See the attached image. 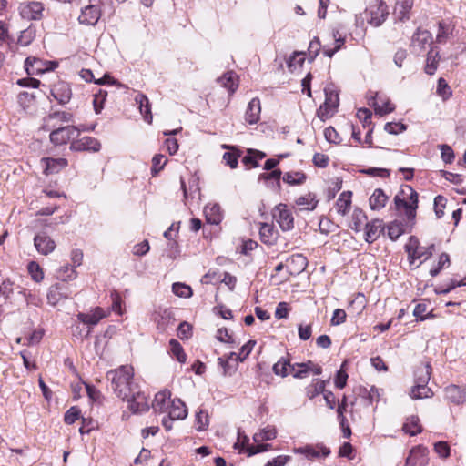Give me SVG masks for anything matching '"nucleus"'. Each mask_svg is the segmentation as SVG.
Instances as JSON below:
<instances>
[{
    "label": "nucleus",
    "mask_w": 466,
    "mask_h": 466,
    "mask_svg": "<svg viewBox=\"0 0 466 466\" xmlns=\"http://www.w3.org/2000/svg\"><path fill=\"white\" fill-rule=\"evenodd\" d=\"M111 299H112V310L115 311L116 313H117L118 315H122L123 314V309H122V299H121V297L119 295V293L116 290H114L113 292H111Z\"/></svg>",
    "instance_id": "59"
},
{
    "label": "nucleus",
    "mask_w": 466,
    "mask_h": 466,
    "mask_svg": "<svg viewBox=\"0 0 466 466\" xmlns=\"http://www.w3.org/2000/svg\"><path fill=\"white\" fill-rule=\"evenodd\" d=\"M196 427L198 431L206 430L208 425V413L200 410L196 415Z\"/></svg>",
    "instance_id": "58"
},
{
    "label": "nucleus",
    "mask_w": 466,
    "mask_h": 466,
    "mask_svg": "<svg viewBox=\"0 0 466 466\" xmlns=\"http://www.w3.org/2000/svg\"><path fill=\"white\" fill-rule=\"evenodd\" d=\"M80 134L79 129L75 126L56 127L49 136L50 141L56 146H62L71 140H75Z\"/></svg>",
    "instance_id": "7"
},
{
    "label": "nucleus",
    "mask_w": 466,
    "mask_h": 466,
    "mask_svg": "<svg viewBox=\"0 0 466 466\" xmlns=\"http://www.w3.org/2000/svg\"><path fill=\"white\" fill-rule=\"evenodd\" d=\"M255 344V340H248L245 345L241 347L240 352L238 355L237 359H238V360L241 362L244 361L252 351Z\"/></svg>",
    "instance_id": "62"
},
{
    "label": "nucleus",
    "mask_w": 466,
    "mask_h": 466,
    "mask_svg": "<svg viewBox=\"0 0 466 466\" xmlns=\"http://www.w3.org/2000/svg\"><path fill=\"white\" fill-rule=\"evenodd\" d=\"M318 200L316 196L312 193H308L304 196H300L296 200V205L300 208L301 210H313L317 207Z\"/></svg>",
    "instance_id": "37"
},
{
    "label": "nucleus",
    "mask_w": 466,
    "mask_h": 466,
    "mask_svg": "<svg viewBox=\"0 0 466 466\" xmlns=\"http://www.w3.org/2000/svg\"><path fill=\"white\" fill-rule=\"evenodd\" d=\"M43 10L44 6L40 2L23 3L19 6L21 16L27 20L40 19Z\"/></svg>",
    "instance_id": "13"
},
{
    "label": "nucleus",
    "mask_w": 466,
    "mask_h": 466,
    "mask_svg": "<svg viewBox=\"0 0 466 466\" xmlns=\"http://www.w3.org/2000/svg\"><path fill=\"white\" fill-rule=\"evenodd\" d=\"M433 248V245H431L428 248L420 247L419 245V240L415 237H410L409 243L405 246L410 265L414 264L416 259L423 258V260H427L430 258L432 255Z\"/></svg>",
    "instance_id": "5"
},
{
    "label": "nucleus",
    "mask_w": 466,
    "mask_h": 466,
    "mask_svg": "<svg viewBox=\"0 0 466 466\" xmlns=\"http://www.w3.org/2000/svg\"><path fill=\"white\" fill-rule=\"evenodd\" d=\"M35 36V31L32 27H28L23 30L18 37V44L22 46H26L34 40Z\"/></svg>",
    "instance_id": "50"
},
{
    "label": "nucleus",
    "mask_w": 466,
    "mask_h": 466,
    "mask_svg": "<svg viewBox=\"0 0 466 466\" xmlns=\"http://www.w3.org/2000/svg\"><path fill=\"white\" fill-rule=\"evenodd\" d=\"M169 347L171 354L176 357L177 361L184 363L187 360V355L185 354L180 343L177 339H172L169 341Z\"/></svg>",
    "instance_id": "44"
},
{
    "label": "nucleus",
    "mask_w": 466,
    "mask_h": 466,
    "mask_svg": "<svg viewBox=\"0 0 466 466\" xmlns=\"http://www.w3.org/2000/svg\"><path fill=\"white\" fill-rule=\"evenodd\" d=\"M290 460V456L279 455L271 461H268L264 466H285Z\"/></svg>",
    "instance_id": "64"
},
{
    "label": "nucleus",
    "mask_w": 466,
    "mask_h": 466,
    "mask_svg": "<svg viewBox=\"0 0 466 466\" xmlns=\"http://www.w3.org/2000/svg\"><path fill=\"white\" fill-rule=\"evenodd\" d=\"M290 361L289 359L285 357H281L274 365H273V372L277 376H280L282 378L287 377L289 373H290Z\"/></svg>",
    "instance_id": "40"
},
{
    "label": "nucleus",
    "mask_w": 466,
    "mask_h": 466,
    "mask_svg": "<svg viewBox=\"0 0 466 466\" xmlns=\"http://www.w3.org/2000/svg\"><path fill=\"white\" fill-rule=\"evenodd\" d=\"M306 180L303 172H288L283 177V181L289 185H300Z\"/></svg>",
    "instance_id": "49"
},
{
    "label": "nucleus",
    "mask_w": 466,
    "mask_h": 466,
    "mask_svg": "<svg viewBox=\"0 0 466 466\" xmlns=\"http://www.w3.org/2000/svg\"><path fill=\"white\" fill-rule=\"evenodd\" d=\"M428 463V450L423 446H416L410 451L405 466H426Z\"/></svg>",
    "instance_id": "14"
},
{
    "label": "nucleus",
    "mask_w": 466,
    "mask_h": 466,
    "mask_svg": "<svg viewBox=\"0 0 466 466\" xmlns=\"http://www.w3.org/2000/svg\"><path fill=\"white\" fill-rule=\"evenodd\" d=\"M167 163V157L162 154H157L152 158L151 175L156 177Z\"/></svg>",
    "instance_id": "46"
},
{
    "label": "nucleus",
    "mask_w": 466,
    "mask_h": 466,
    "mask_svg": "<svg viewBox=\"0 0 466 466\" xmlns=\"http://www.w3.org/2000/svg\"><path fill=\"white\" fill-rule=\"evenodd\" d=\"M380 391L381 390L375 386H370L369 390L367 388L360 389V394L368 400L369 404L380 400L381 395Z\"/></svg>",
    "instance_id": "47"
},
{
    "label": "nucleus",
    "mask_w": 466,
    "mask_h": 466,
    "mask_svg": "<svg viewBox=\"0 0 466 466\" xmlns=\"http://www.w3.org/2000/svg\"><path fill=\"white\" fill-rule=\"evenodd\" d=\"M430 33L426 30L424 31H418L412 37V44L413 46H420L421 47L424 46L425 44H427L430 40Z\"/></svg>",
    "instance_id": "55"
},
{
    "label": "nucleus",
    "mask_w": 466,
    "mask_h": 466,
    "mask_svg": "<svg viewBox=\"0 0 466 466\" xmlns=\"http://www.w3.org/2000/svg\"><path fill=\"white\" fill-rule=\"evenodd\" d=\"M260 112V100L258 97L251 99L245 113L246 121L250 125L256 124L259 120Z\"/></svg>",
    "instance_id": "26"
},
{
    "label": "nucleus",
    "mask_w": 466,
    "mask_h": 466,
    "mask_svg": "<svg viewBox=\"0 0 466 466\" xmlns=\"http://www.w3.org/2000/svg\"><path fill=\"white\" fill-rule=\"evenodd\" d=\"M57 120L60 123H67L73 120V115L69 112L56 111L50 113L45 119V127L51 128L56 127V124L53 121Z\"/></svg>",
    "instance_id": "30"
},
{
    "label": "nucleus",
    "mask_w": 466,
    "mask_h": 466,
    "mask_svg": "<svg viewBox=\"0 0 466 466\" xmlns=\"http://www.w3.org/2000/svg\"><path fill=\"white\" fill-rule=\"evenodd\" d=\"M218 81L222 86L228 90L229 95H233L238 86V78L232 71L225 73Z\"/></svg>",
    "instance_id": "35"
},
{
    "label": "nucleus",
    "mask_w": 466,
    "mask_h": 466,
    "mask_svg": "<svg viewBox=\"0 0 466 466\" xmlns=\"http://www.w3.org/2000/svg\"><path fill=\"white\" fill-rule=\"evenodd\" d=\"M371 112L367 108H360L357 112V117L362 123L363 127H369L371 124Z\"/></svg>",
    "instance_id": "61"
},
{
    "label": "nucleus",
    "mask_w": 466,
    "mask_h": 466,
    "mask_svg": "<svg viewBox=\"0 0 466 466\" xmlns=\"http://www.w3.org/2000/svg\"><path fill=\"white\" fill-rule=\"evenodd\" d=\"M70 149L72 151H88L96 153L101 149V143L95 137L86 136L81 138L72 140Z\"/></svg>",
    "instance_id": "11"
},
{
    "label": "nucleus",
    "mask_w": 466,
    "mask_h": 466,
    "mask_svg": "<svg viewBox=\"0 0 466 466\" xmlns=\"http://www.w3.org/2000/svg\"><path fill=\"white\" fill-rule=\"evenodd\" d=\"M135 102L138 105L140 113L143 116L145 121L150 124L152 122L153 116L151 114V106L147 96L142 93H138L135 96Z\"/></svg>",
    "instance_id": "29"
},
{
    "label": "nucleus",
    "mask_w": 466,
    "mask_h": 466,
    "mask_svg": "<svg viewBox=\"0 0 466 466\" xmlns=\"http://www.w3.org/2000/svg\"><path fill=\"white\" fill-rule=\"evenodd\" d=\"M170 392L168 390H162L155 395V399L152 402V408L157 412H165L170 406Z\"/></svg>",
    "instance_id": "25"
},
{
    "label": "nucleus",
    "mask_w": 466,
    "mask_h": 466,
    "mask_svg": "<svg viewBox=\"0 0 466 466\" xmlns=\"http://www.w3.org/2000/svg\"><path fill=\"white\" fill-rule=\"evenodd\" d=\"M308 266V259L302 254L290 256L286 262V268L290 275H298L304 271Z\"/></svg>",
    "instance_id": "17"
},
{
    "label": "nucleus",
    "mask_w": 466,
    "mask_h": 466,
    "mask_svg": "<svg viewBox=\"0 0 466 466\" xmlns=\"http://www.w3.org/2000/svg\"><path fill=\"white\" fill-rule=\"evenodd\" d=\"M439 61V53L434 51V49H431L428 53L425 72L429 75H433L437 69Z\"/></svg>",
    "instance_id": "43"
},
{
    "label": "nucleus",
    "mask_w": 466,
    "mask_h": 466,
    "mask_svg": "<svg viewBox=\"0 0 466 466\" xmlns=\"http://www.w3.org/2000/svg\"><path fill=\"white\" fill-rule=\"evenodd\" d=\"M170 418L176 420H184L187 416V410L184 402L179 399L173 400L167 410Z\"/></svg>",
    "instance_id": "28"
},
{
    "label": "nucleus",
    "mask_w": 466,
    "mask_h": 466,
    "mask_svg": "<svg viewBox=\"0 0 466 466\" xmlns=\"http://www.w3.org/2000/svg\"><path fill=\"white\" fill-rule=\"evenodd\" d=\"M402 429L410 436H415L422 431L421 426L420 425V419L417 416L409 417Z\"/></svg>",
    "instance_id": "41"
},
{
    "label": "nucleus",
    "mask_w": 466,
    "mask_h": 466,
    "mask_svg": "<svg viewBox=\"0 0 466 466\" xmlns=\"http://www.w3.org/2000/svg\"><path fill=\"white\" fill-rule=\"evenodd\" d=\"M51 95L59 104L64 105L71 99L72 92L69 85L62 82L53 86Z\"/></svg>",
    "instance_id": "21"
},
{
    "label": "nucleus",
    "mask_w": 466,
    "mask_h": 466,
    "mask_svg": "<svg viewBox=\"0 0 466 466\" xmlns=\"http://www.w3.org/2000/svg\"><path fill=\"white\" fill-rule=\"evenodd\" d=\"M295 453L304 454L308 459H315L319 457H328L330 454L329 448L318 444L316 446L307 445L294 449Z\"/></svg>",
    "instance_id": "15"
},
{
    "label": "nucleus",
    "mask_w": 466,
    "mask_h": 466,
    "mask_svg": "<svg viewBox=\"0 0 466 466\" xmlns=\"http://www.w3.org/2000/svg\"><path fill=\"white\" fill-rule=\"evenodd\" d=\"M71 293L72 290L67 283L57 282L52 285L48 289V303L52 306H56L61 299H68Z\"/></svg>",
    "instance_id": "12"
},
{
    "label": "nucleus",
    "mask_w": 466,
    "mask_h": 466,
    "mask_svg": "<svg viewBox=\"0 0 466 466\" xmlns=\"http://www.w3.org/2000/svg\"><path fill=\"white\" fill-rule=\"evenodd\" d=\"M445 398L454 403L461 404L466 401V389H461L456 385H449L445 388Z\"/></svg>",
    "instance_id": "23"
},
{
    "label": "nucleus",
    "mask_w": 466,
    "mask_h": 466,
    "mask_svg": "<svg viewBox=\"0 0 466 466\" xmlns=\"http://www.w3.org/2000/svg\"><path fill=\"white\" fill-rule=\"evenodd\" d=\"M106 313L102 308H96L89 313H79L77 319L82 323L89 327L96 326L102 319L106 317Z\"/></svg>",
    "instance_id": "22"
},
{
    "label": "nucleus",
    "mask_w": 466,
    "mask_h": 466,
    "mask_svg": "<svg viewBox=\"0 0 466 466\" xmlns=\"http://www.w3.org/2000/svg\"><path fill=\"white\" fill-rule=\"evenodd\" d=\"M173 292L181 298H189L192 295L191 288L183 283H174L172 286Z\"/></svg>",
    "instance_id": "52"
},
{
    "label": "nucleus",
    "mask_w": 466,
    "mask_h": 466,
    "mask_svg": "<svg viewBox=\"0 0 466 466\" xmlns=\"http://www.w3.org/2000/svg\"><path fill=\"white\" fill-rule=\"evenodd\" d=\"M204 213L207 222L212 225H218L223 218L222 210L218 204L207 205Z\"/></svg>",
    "instance_id": "27"
},
{
    "label": "nucleus",
    "mask_w": 466,
    "mask_h": 466,
    "mask_svg": "<svg viewBox=\"0 0 466 466\" xmlns=\"http://www.w3.org/2000/svg\"><path fill=\"white\" fill-rule=\"evenodd\" d=\"M351 195L350 191L342 192L336 202V208L338 213L345 216L348 214L351 208Z\"/></svg>",
    "instance_id": "36"
},
{
    "label": "nucleus",
    "mask_w": 466,
    "mask_h": 466,
    "mask_svg": "<svg viewBox=\"0 0 466 466\" xmlns=\"http://www.w3.org/2000/svg\"><path fill=\"white\" fill-rule=\"evenodd\" d=\"M277 437V430L273 426H267L261 429L259 431L256 432L253 435V440L255 442L259 443L266 441L274 440Z\"/></svg>",
    "instance_id": "39"
},
{
    "label": "nucleus",
    "mask_w": 466,
    "mask_h": 466,
    "mask_svg": "<svg viewBox=\"0 0 466 466\" xmlns=\"http://www.w3.org/2000/svg\"><path fill=\"white\" fill-rule=\"evenodd\" d=\"M384 230L383 221L380 219H373L368 222L365 227V240L368 243L376 241Z\"/></svg>",
    "instance_id": "19"
},
{
    "label": "nucleus",
    "mask_w": 466,
    "mask_h": 466,
    "mask_svg": "<svg viewBox=\"0 0 466 466\" xmlns=\"http://www.w3.org/2000/svg\"><path fill=\"white\" fill-rule=\"evenodd\" d=\"M57 66L56 62L43 61L36 57H27L25 61V69L29 76H38Z\"/></svg>",
    "instance_id": "10"
},
{
    "label": "nucleus",
    "mask_w": 466,
    "mask_h": 466,
    "mask_svg": "<svg viewBox=\"0 0 466 466\" xmlns=\"http://www.w3.org/2000/svg\"><path fill=\"white\" fill-rule=\"evenodd\" d=\"M326 383L324 380H314V382L307 388V396L313 399L320 393H324Z\"/></svg>",
    "instance_id": "45"
},
{
    "label": "nucleus",
    "mask_w": 466,
    "mask_h": 466,
    "mask_svg": "<svg viewBox=\"0 0 466 466\" xmlns=\"http://www.w3.org/2000/svg\"><path fill=\"white\" fill-rule=\"evenodd\" d=\"M402 233H403L402 226L400 223L394 221V222H391L390 224H389L388 236L391 240L398 239V238L400 235H402Z\"/></svg>",
    "instance_id": "54"
},
{
    "label": "nucleus",
    "mask_w": 466,
    "mask_h": 466,
    "mask_svg": "<svg viewBox=\"0 0 466 466\" xmlns=\"http://www.w3.org/2000/svg\"><path fill=\"white\" fill-rule=\"evenodd\" d=\"M260 239L267 245H273L278 238V231L274 226L268 223H263L259 229Z\"/></svg>",
    "instance_id": "31"
},
{
    "label": "nucleus",
    "mask_w": 466,
    "mask_h": 466,
    "mask_svg": "<svg viewBox=\"0 0 466 466\" xmlns=\"http://www.w3.org/2000/svg\"><path fill=\"white\" fill-rule=\"evenodd\" d=\"M413 6V0H396L393 15L400 21H405L410 18V11Z\"/></svg>",
    "instance_id": "24"
},
{
    "label": "nucleus",
    "mask_w": 466,
    "mask_h": 466,
    "mask_svg": "<svg viewBox=\"0 0 466 466\" xmlns=\"http://www.w3.org/2000/svg\"><path fill=\"white\" fill-rule=\"evenodd\" d=\"M265 157L266 154L261 151L249 149L248 155L243 158V163L246 165L252 164L254 167H257L258 166V161L263 159Z\"/></svg>",
    "instance_id": "48"
},
{
    "label": "nucleus",
    "mask_w": 466,
    "mask_h": 466,
    "mask_svg": "<svg viewBox=\"0 0 466 466\" xmlns=\"http://www.w3.org/2000/svg\"><path fill=\"white\" fill-rule=\"evenodd\" d=\"M34 245L36 250L42 255H48L56 248L55 241L46 233H39L35 236Z\"/></svg>",
    "instance_id": "16"
},
{
    "label": "nucleus",
    "mask_w": 466,
    "mask_h": 466,
    "mask_svg": "<svg viewBox=\"0 0 466 466\" xmlns=\"http://www.w3.org/2000/svg\"><path fill=\"white\" fill-rule=\"evenodd\" d=\"M367 22L374 26H380L389 15V8L383 0L373 1L365 11Z\"/></svg>",
    "instance_id": "4"
},
{
    "label": "nucleus",
    "mask_w": 466,
    "mask_h": 466,
    "mask_svg": "<svg viewBox=\"0 0 466 466\" xmlns=\"http://www.w3.org/2000/svg\"><path fill=\"white\" fill-rule=\"evenodd\" d=\"M378 99L380 100V97L378 94H376V96L371 97L370 101L369 102V105L374 107L376 114L383 116L394 110V106L391 105L390 100H381V104H380Z\"/></svg>",
    "instance_id": "34"
},
{
    "label": "nucleus",
    "mask_w": 466,
    "mask_h": 466,
    "mask_svg": "<svg viewBox=\"0 0 466 466\" xmlns=\"http://www.w3.org/2000/svg\"><path fill=\"white\" fill-rule=\"evenodd\" d=\"M324 93L325 101L317 110V116L322 121L330 118L336 113L339 105V91L333 84L327 85Z\"/></svg>",
    "instance_id": "3"
},
{
    "label": "nucleus",
    "mask_w": 466,
    "mask_h": 466,
    "mask_svg": "<svg viewBox=\"0 0 466 466\" xmlns=\"http://www.w3.org/2000/svg\"><path fill=\"white\" fill-rule=\"evenodd\" d=\"M41 163L43 164L44 173L46 175L58 173L68 165L67 160L63 157H44L42 158Z\"/></svg>",
    "instance_id": "20"
},
{
    "label": "nucleus",
    "mask_w": 466,
    "mask_h": 466,
    "mask_svg": "<svg viewBox=\"0 0 466 466\" xmlns=\"http://www.w3.org/2000/svg\"><path fill=\"white\" fill-rule=\"evenodd\" d=\"M76 271L74 267H70L68 265L62 266L56 271V278L61 280V282L66 283L69 280L75 279L76 278Z\"/></svg>",
    "instance_id": "42"
},
{
    "label": "nucleus",
    "mask_w": 466,
    "mask_h": 466,
    "mask_svg": "<svg viewBox=\"0 0 466 466\" xmlns=\"http://www.w3.org/2000/svg\"><path fill=\"white\" fill-rule=\"evenodd\" d=\"M437 93L443 99H448L451 96V88L443 78L438 80Z\"/></svg>",
    "instance_id": "56"
},
{
    "label": "nucleus",
    "mask_w": 466,
    "mask_h": 466,
    "mask_svg": "<svg viewBox=\"0 0 466 466\" xmlns=\"http://www.w3.org/2000/svg\"><path fill=\"white\" fill-rule=\"evenodd\" d=\"M446 205V198L443 196L438 195L434 198V209L438 218H442L444 215V208Z\"/></svg>",
    "instance_id": "57"
},
{
    "label": "nucleus",
    "mask_w": 466,
    "mask_h": 466,
    "mask_svg": "<svg viewBox=\"0 0 466 466\" xmlns=\"http://www.w3.org/2000/svg\"><path fill=\"white\" fill-rule=\"evenodd\" d=\"M431 367L429 363L419 365L414 372V386L411 388L410 396L413 400L431 398L433 392L427 384L431 379Z\"/></svg>",
    "instance_id": "2"
},
{
    "label": "nucleus",
    "mask_w": 466,
    "mask_h": 466,
    "mask_svg": "<svg viewBox=\"0 0 466 466\" xmlns=\"http://www.w3.org/2000/svg\"><path fill=\"white\" fill-rule=\"evenodd\" d=\"M434 451L441 458L446 459L450 456L451 449L447 442L439 441L435 443Z\"/></svg>",
    "instance_id": "60"
},
{
    "label": "nucleus",
    "mask_w": 466,
    "mask_h": 466,
    "mask_svg": "<svg viewBox=\"0 0 466 466\" xmlns=\"http://www.w3.org/2000/svg\"><path fill=\"white\" fill-rule=\"evenodd\" d=\"M128 402V408L133 412H143L148 410V401L147 396L140 392L138 389L136 390V393L132 394L129 400H126Z\"/></svg>",
    "instance_id": "18"
},
{
    "label": "nucleus",
    "mask_w": 466,
    "mask_h": 466,
    "mask_svg": "<svg viewBox=\"0 0 466 466\" xmlns=\"http://www.w3.org/2000/svg\"><path fill=\"white\" fill-rule=\"evenodd\" d=\"M28 272L31 278L35 282H40L44 279V272L38 263L32 261L28 264Z\"/></svg>",
    "instance_id": "51"
},
{
    "label": "nucleus",
    "mask_w": 466,
    "mask_h": 466,
    "mask_svg": "<svg viewBox=\"0 0 466 466\" xmlns=\"http://www.w3.org/2000/svg\"><path fill=\"white\" fill-rule=\"evenodd\" d=\"M388 198L389 197L381 188L375 189L369 200L370 208L372 210H380L385 207Z\"/></svg>",
    "instance_id": "33"
},
{
    "label": "nucleus",
    "mask_w": 466,
    "mask_h": 466,
    "mask_svg": "<svg viewBox=\"0 0 466 466\" xmlns=\"http://www.w3.org/2000/svg\"><path fill=\"white\" fill-rule=\"evenodd\" d=\"M133 368L128 365L121 366L116 370H109L106 378L111 381V388L116 395L122 400H129L136 393L137 385L133 381Z\"/></svg>",
    "instance_id": "1"
},
{
    "label": "nucleus",
    "mask_w": 466,
    "mask_h": 466,
    "mask_svg": "<svg viewBox=\"0 0 466 466\" xmlns=\"http://www.w3.org/2000/svg\"><path fill=\"white\" fill-rule=\"evenodd\" d=\"M154 320L157 323V329L165 331L167 327L173 320L172 313L169 309H159L154 313Z\"/></svg>",
    "instance_id": "32"
},
{
    "label": "nucleus",
    "mask_w": 466,
    "mask_h": 466,
    "mask_svg": "<svg viewBox=\"0 0 466 466\" xmlns=\"http://www.w3.org/2000/svg\"><path fill=\"white\" fill-rule=\"evenodd\" d=\"M409 191V200L401 198L399 195L394 198V204L397 209L404 208L405 215L409 220H412L416 217V209L418 208V193L410 187H407Z\"/></svg>",
    "instance_id": "6"
},
{
    "label": "nucleus",
    "mask_w": 466,
    "mask_h": 466,
    "mask_svg": "<svg viewBox=\"0 0 466 466\" xmlns=\"http://www.w3.org/2000/svg\"><path fill=\"white\" fill-rule=\"evenodd\" d=\"M312 367H314V363L310 360L304 363H295L290 366L289 372L294 378L302 379L309 373V370Z\"/></svg>",
    "instance_id": "38"
},
{
    "label": "nucleus",
    "mask_w": 466,
    "mask_h": 466,
    "mask_svg": "<svg viewBox=\"0 0 466 466\" xmlns=\"http://www.w3.org/2000/svg\"><path fill=\"white\" fill-rule=\"evenodd\" d=\"M347 314L344 309H337L334 310L330 323L332 326H338L345 322Z\"/></svg>",
    "instance_id": "63"
},
{
    "label": "nucleus",
    "mask_w": 466,
    "mask_h": 466,
    "mask_svg": "<svg viewBox=\"0 0 466 466\" xmlns=\"http://www.w3.org/2000/svg\"><path fill=\"white\" fill-rule=\"evenodd\" d=\"M107 96V93L103 90H99L98 93H96L94 96L93 105L94 109L96 114H99L103 107H104V102L106 100V97Z\"/></svg>",
    "instance_id": "53"
},
{
    "label": "nucleus",
    "mask_w": 466,
    "mask_h": 466,
    "mask_svg": "<svg viewBox=\"0 0 466 466\" xmlns=\"http://www.w3.org/2000/svg\"><path fill=\"white\" fill-rule=\"evenodd\" d=\"M272 216L283 231H289L293 228L294 218L287 205H277L272 211Z\"/></svg>",
    "instance_id": "9"
},
{
    "label": "nucleus",
    "mask_w": 466,
    "mask_h": 466,
    "mask_svg": "<svg viewBox=\"0 0 466 466\" xmlns=\"http://www.w3.org/2000/svg\"><path fill=\"white\" fill-rule=\"evenodd\" d=\"M101 0H89V5L82 8L78 21L82 25H95L101 16Z\"/></svg>",
    "instance_id": "8"
}]
</instances>
